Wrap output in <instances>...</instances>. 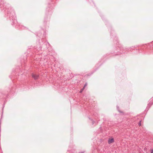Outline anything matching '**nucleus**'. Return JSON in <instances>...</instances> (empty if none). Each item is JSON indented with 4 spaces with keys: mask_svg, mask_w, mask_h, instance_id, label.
Returning a JSON list of instances; mask_svg holds the SVG:
<instances>
[{
    "mask_svg": "<svg viewBox=\"0 0 153 153\" xmlns=\"http://www.w3.org/2000/svg\"><path fill=\"white\" fill-rule=\"evenodd\" d=\"M32 76L34 79H38L39 76L35 74H33Z\"/></svg>",
    "mask_w": 153,
    "mask_h": 153,
    "instance_id": "obj_1",
    "label": "nucleus"
},
{
    "mask_svg": "<svg viewBox=\"0 0 153 153\" xmlns=\"http://www.w3.org/2000/svg\"><path fill=\"white\" fill-rule=\"evenodd\" d=\"M114 141V140L113 138L111 139H109L108 140V142L109 144H110L112 143H113Z\"/></svg>",
    "mask_w": 153,
    "mask_h": 153,
    "instance_id": "obj_2",
    "label": "nucleus"
},
{
    "mask_svg": "<svg viewBox=\"0 0 153 153\" xmlns=\"http://www.w3.org/2000/svg\"><path fill=\"white\" fill-rule=\"evenodd\" d=\"M150 102H151V103H149L148 104L149 105H151L153 103V98H151L150 100Z\"/></svg>",
    "mask_w": 153,
    "mask_h": 153,
    "instance_id": "obj_3",
    "label": "nucleus"
},
{
    "mask_svg": "<svg viewBox=\"0 0 153 153\" xmlns=\"http://www.w3.org/2000/svg\"><path fill=\"white\" fill-rule=\"evenodd\" d=\"M141 120H140L138 123V125H139V126H141Z\"/></svg>",
    "mask_w": 153,
    "mask_h": 153,
    "instance_id": "obj_4",
    "label": "nucleus"
},
{
    "mask_svg": "<svg viewBox=\"0 0 153 153\" xmlns=\"http://www.w3.org/2000/svg\"><path fill=\"white\" fill-rule=\"evenodd\" d=\"M84 88H83L82 89H81L80 90V91H79V92H80V93H81L83 91V90H84Z\"/></svg>",
    "mask_w": 153,
    "mask_h": 153,
    "instance_id": "obj_5",
    "label": "nucleus"
},
{
    "mask_svg": "<svg viewBox=\"0 0 153 153\" xmlns=\"http://www.w3.org/2000/svg\"><path fill=\"white\" fill-rule=\"evenodd\" d=\"M87 84L86 83H85V85L83 87V88H85V87L87 86Z\"/></svg>",
    "mask_w": 153,
    "mask_h": 153,
    "instance_id": "obj_6",
    "label": "nucleus"
},
{
    "mask_svg": "<svg viewBox=\"0 0 153 153\" xmlns=\"http://www.w3.org/2000/svg\"><path fill=\"white\" fill-rule=\"evenodd\" d=\"M151 153H153V149L151 150Z\"/></svg>",
    "mask_w": 153,
    "mask_h": 153,
    "instance_id": "obj_7",
    "label": "nucleus"
},
{
    "mask_svg": "<svg viewBox=\"0 0 153 153\" xmlns=\"http://www.w3.org/2000/svg\"><path fill=\"white\" fill-rule=\"evenodd\" d=\"M84 153V152H79V153Z\"/></svg>",
    "mask_w": 153,
    "mask_h": 153,
    "instance_id": "obj_8",
    "label": "nucleus"
}]
</instances>
